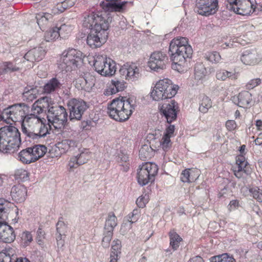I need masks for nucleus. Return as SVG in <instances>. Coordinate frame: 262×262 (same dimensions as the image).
Instances as JSON below:
<instances>
[{
    "mask_svg": "<svg viewBox=\"0 0 262 262\" xmlns=\"http://www.w3.org/2000/svg\"><path fill=\"white\" fill-rule=\"evenodd\" d=\"M117 225L116 216L113 212H110L105 221L104 225L105 231L113 233L114 229Z\"/></svg>",
    "mask_w": 262,
    "mask_h": 262,
    "instance_id": "nucleus-32",
    "label": "nucleus"
},
{
    "mask_svg": "<svg viewBox=\"0 0 262 262\" xmlns=\"http://www.w3.org/2000/svg\"><path fill=\"white\" fill-rule=\"evenodd\" d=\"M207 71L202 63H196L194 67V77L197 80H202L207 75Z\"/></svg>",
    "mask_w": 262,
    "mask_h": 262,
    "instance_id": "nucleus-37",
    "label": "nucleus"
},
{
    "mask_svg": "<svg viewBox=\"0 0 262 262\" xmlns=\"http://www.w3.org/2000/svg\"><path fill=\"white\" fill-rule=\"evenodd\" d=\"M127 2L123 1L120 3H116V2H111L106 3L103 8L108 11L110 12H122L123 10V8Z\"/></svg>",
    "mask_w": 262,
    "mask_h": 262,
    "instance_id": "nucleus-34",
    "label": "nucleus"
},
{
    "mask_svg": "<svg viewBox=\"0 0 262 262\" xmlns=\"http://www.w3.org/2000/svg\"><path fill=\"white\" fill-rule=\"evenodd\" d=\"M199 111L202 113L205 114L212 107V102L209 97L201 95L199 98Z\"/></svg>",
    "mask_w": 262,
    "mask_h": 262,
    "instance_id": "nucleus-29",
    "label": "nucleus"
},
{
    "mask_svg": "<svg viewBox=\"0 0 262 262\" xmlns=\"http://www.w3.org/2000/svg\"><path fill=\"white\" fill-rule=\"evenodd\" d=\"M85 81L83 75L80 76L78 79L76 80V86L77 89L80 90H83L85 91V88L86 86Z\"/></svg>",
    "mask_w": 262,
    "mask_h": 262,
    "instance_id": "nucleus-63",
    "label": "nucleus"
},
{
    "mask_svg": "<svg viewBox=\"0 0 262 262\" xmlns=\"http://www.w3.org/2000/svg\"><path fill=\"white\" fill-rule=\"evenodd\" d=\"M261 82V79L259 78L250 80L246 85V89L251 90L259 85Z\"/></svg>",
    "mask_w": 262,
    "mask_h": 262,
    "instance_id": "nucleus-58",
    "label": "nucleus"
},
{
    "mask_svg": "<svg viewBox=\"0 0 262 262\" xmlns=\"http://www.w3.org/2000/svg\"><path fill=\"white\" fill-rule=\"evenodd\" d=\"M154 151L152 148L147 145H143L139 150V157L143 160L145 161L150 159L152 156Z\"/></svg>",
    "mask_w": 262,
    "mask_h": 262,
    "instance_id": "nucleus-38",
    "label": "nucleus"
},
{
    "mask_svg": "<svg viewBox=\"0 0 262 262\" xmlns=\"http://www.w3.org/2000/svg\"><path fill=\"white\" fill-rule=\"evenodd\" d=\"M30 112L29 106L24 103H15L3 110V116L6 119L14 122L24 121L27 113Z\"/></svg>",
    "mask_w": 262,
    "mask_h": 262,
    "instance_id": "nucleus-8",
    "label": "nucleus"
},
{
    "mask_svg": "<svg viewBox=\"0 0 262 262\" xmlns=\"http://www.w3.org/2000/svg\"><path fill=\"white\" fill-rule=\"evenodd\" d=\"M17 159L25 164H29L35 162L30 147L21 150L17 154Z\"/></svg>",
    "mask_w": 262,
    "mask_h": 262,
    "instance_id": "nucleus-28",
    "label": "nucleus"
},
{
    "mask_svg": "<svg viewBox=\"0 0 262 262\" xmlns=\"http://www.w3.org/2000/svg\"><path fill=\"white\" fill-rule=\"evenodd\" d=\"M77 142L74 140L65 139L57 144V147L59 149H62L63 152L68 151L71 148H74L77 145Z\"/></svg>",
    "mask_w": 262,
    "mask_h": 262,
    "instance_id": "nucleus-36",
    "label": "nucleus"
},
{
    "mask_svg": "<svg viewBox=\"0 0 262 262\" xmlns=\"http://www.w3.org/2000/svg\"><path fill=\"white\" fill-rule=\"evenodd\" d=\"M72 27L70 26L63 24L59 28V31H60V36L61 38L66 37L71 32Z\"/></svg>",
    "mask_w": 262,
    "mask_h": 262,
    "instance_id": "nucleus-53",
    "label": "nucleus"
},
{
    "mask_svg": "<svg viewBox=\"0 0 262 262\" xmlns=\"http://www.w3.org/2000/svg\"><path fill=\"white\" fill-rule=\"evenodd\" d=\"M45 50L41 47H35L30 50L24 56L27 61L31 62L39 61L45 57Z\"/></svg>",
    "mask_w": 262,
    "mask_h": 262,
    "instance_id": "nucleus-24",
    "label": "nucleus"
},
{
    "mask_svg": "<svg viewBox=\"0 0 262 262\" xmlns=\"http://www.w3.org/2000/svg\"><path fill=\"white\" fill-rule=\"evenodd\" d=\"M67 229V226L62 221H58L56 224L57 233L65 234Z\"/></svg>",
    "mask_w": 262,
    "mask_h": 262,
    "instance_id": "nucleus-61",
    "label": "nucleus"
},
{
    "mask_svg": "<svg viewBox=\"0 0 262 262\" xmlns=\"http://www.w3.org/2000/svg\"><path fill=\"white\" fill-rule=\"evenodd\" d=\"M158 169L157 165L152 162H147L141 165L137 172V178L139 184L143 186L154 182Z\"/></svg>",
    "mask_w": 262,
    "mask_h": 262,
    "instance_id": "nucleus-7",
    "label": "nucleus"
},
{
    "mask_svg": "<svg viewBox=\"0 0 262 262\" xmlns=\"http://www.w3.org/2000/svg\"><path fill=\"white\" fill-rule=\"evenodd\" d=\"M205 58L207 60L212 63H217L221 59V56L219 53L216 51H213L206 53L205 54Z\"/></svg>",
    "mask_w": 262,
    "mask_h": 262,
    "instance_id": "nucleus-51",
    "label": "nucleus"
},
{
    "mask_svg": "<svg viewBox=\"0 0 262 262\" xmlns=\"http://www.w3.org/2000/svg\"><path fill=\"white\" fill-rule=\"evenodd\" d=\"M241 59L245 64L254 65L260 61V57L257 50L254 48L245 51Z\"/></svg>",
    "mask_w": 262,
    "mask_h": 262,
    "instance_id": "nucleus-22",
    "label": "nucleus"
},
{
    "mask_svg": "<svg viewBox=\"0 0 262 262\" xmlns=\"http://www.w3.org/2000/svg\"><path fill=\"white\" fill-rule=\"evenodd\" d=\"M121 241L118 239L114 240L112 246L111 253L114 254H117V255H119V254L121 253Z\"/></svg>",
    "mask_w": 262,
    "mask_h": 262,
    "instance_id": "nucleus-54",
    "label": "nucleus"
},
{
    "mask_svg": "<svg viewBox=\"0 0 262 262\" xmlns=\"http://www.w3.org/2000/svg\"><path fill=\"white\" fill-rule=\"evenodd\" d=\"M125 88V83L124 80H112V85L105 91L104 94L105 95L109 96L123 91Z\"/></svg>",
    "mask_w": 262,
    "mask_h": 262,
    "instance_id": "nucleus-27",
    "label": "nucleus"
},
{
    "mask_svg": "<svg viewBox=\"0 0 262 262\" xmlns=\"http://www.w3.org/2000/svg\"><path fill=\"white\" fill-rule=\"evenodd\" d=\"M13 228L10 226L0 222V242L11 243L15 239Z\"/></svg>",
    "mask_w": 262,
    "mask_h": 262,
    "instance_id": "nucleus-20",
    "label": "nucleus"
},
{
    "mask_svg": "<svg viewBox=\"0 0 262 262\" xmlns=\"http://www.w3.org/2000/svg\"><path fill=\"white\" fill-rule=\"evenodd\" d=\"M45 232L41 227H39L37 231V236L36 238L37 243L40 245H43V239L45 238Z\"/></svg>",
    "mask_w": 262,
    "mask_h": 262,
    "instance_id": "nucleus-59",
    "label": "nucleus"
},
{
    "mask_svg": "<svg viewBox=\"0 0 262 262\" xmlns=\"http://www.w3.org/2000/svg\"><path fill=\"white\" fill-rule=\"evenodd\" d=\"M195 170L186 169L183 170L181 174V180L184 183H192L196 180L199 174Z\"/></svg>",
    "mask_w": 262,
    "mask_h": 262,
    "instance_id": "nucleus-30",
    "label": "nucleus"
},
{
    "mask_svg": "<svg viewBox=\"0 0 262 262\" xmlns=\"http://www.w3.org/2000/svg\"><path fill=\"white\" fill-rule=\"evenodd\" d=\"M35 102L38 103V105L45 113H46L47 111L48 112L49 110L52 106L50 105V103L51 102V98L48 97H43L41 98H39L36 100Z\"/></svg>",
    "mask_w": 262,
    "mask_h": 262,
    "instance_id": "nucleus-44",
    "label": "nucleus"
},
{
    "mask_svg": "<svg viewBox=\"0 0 262 262\" xmlns=\"http://www.w3.org/2000/svg\"><path fill=\"white\" fill-rule=\"evenodd\" d=\"M128 158V155L122 151H120L117 157V161L123 167L124 171H127L129 169Z\"/></svg>",
    "mask_w": 262,
    "mask_h": 262,
    "instance_id": "nucleus-43",
    "label": "nucleus"
},
{
    "mask_svg": "<svg viewBox=\"0 0 262 262\" xmlns=\"http://www.w3.org/2000/svg\"><path fill=\"white\" fill-rule=\"evenodd\" d=\"M108 29H93L87 37L88 45L92 48L101 47L106 41L108 37Z\"/></svg>",
    "mask_w": 262,
    "mask_h": 262,
    "instance_id": "nucleus-13",
    "label": "nucleus"
},
{
    "mask_svg": "<svg viewBox=\"0 0 262 262\" xmlns=\"http://www.w3.org/2000/svg\"><path fill=\"white\" fill-rule=\"evenodd\" d=\"M119 74L122 79L130 80H137L140 76L139 69L135 63H126L121 67Z\"/></svg>",
    "mask_w": 262,
    "mask_h": 262,
    "instance_id": "nucleus-16",
    "label": "nucleus"
},
{
    "mask_svg": "<svg viewBox=\"0 0 262 262\" xmlns=\"http://www.w3.org/2000/svg\"><path fill=\"white\" fill-rule=\"evenodd\" d=\"M169 235L170 246L172 247L173 251L177 250L180 246V243L182 241V238L173 231H170Z\"/></svg>",
    "mask_w": 262,
    "mask_h": 262,
    "instance_id": "nucleus-39",
    "label": "nucleus"
},
{
    "mask_svg": "<svg viewBox=\"0 0 262 262\" xmlns=\"http://www.w3.org/2000/svg\"><path fill=\"white\" fill-rule=\"evenodd\" d=\"M252 94L248 91H244L239 93L238 96H234L233 102L240 107H247L252 101Z\"/></svg>",
    "mask_w": 262,
    "mask_h": 262,
    "instance_id": "nucleus-25",
    "label": "nucleus"
},
{
    "mask_svg": "<svg viewBox=\"0 0 262 262\" xmlns=\"http://www.w3.org/2000/svg\"><path fill=\"white\" fill-rule=\"evenodd\" d=\"M83 26L84 28L90 29H100L102 28H108L109 23L101 16H99L94 13H85L83 15Z\"/></svg>",
    "mask_w": 262,
    "mask_h": 262,
    "instance_id": "nucleus-11",
    "label": "nucleus"
},
{
    "mask_svg": "<svg viewBox=\"0 0 262 262\" xmlns=\"http://www.w3.org/2000/svg\"><path fill=\"white\" fill-rule=\"evenodd\" d=\"M253 197L259 202H262V189L255 187L251 189Z\"/></svg>",
    "mask_w": 262,
    "mask_h": 262,
    "instance_id": "nucleus-56",
    "label": "nucleus"
},
{
    "mask_svg": "<svg viewBox=\"0 0 262 262\" xmlns=\"http://www.w3.org/2000/svg\"><path fill=\"white\" fill-rule=\"evenodd\" d=\"M45 39L47 41H51L58 38L60 36L59 28L55 27L49 29L45 34Z\"/></svg>",
    "mask_w": 262,
    "mask_h": 262,
    "instance_id": "nucleus-42",
    "label": "nucleus"
},
{
    "mask_svg": "<svg viewBox=\"0 0 262 262\" xmlns=\"http://www.w3.org/2000/svg\"><path fill=\"white\" fill-rule=\"evenodd\" d=\"M29 173L24 169H18L15 170L14 178L18 181L25 182L29 180Z\"/></svg>",
    "mask_w": 262,
    "mask_h": 262,
    "instance_id": "nucleus-46",
    "label": "nucleus"
},
{
    "mask_svg": "<svg viewBox=\"0 0 262 262\" xmlns=\"http://www.w3.org/2000/svg\"><path fill=\"white\" fill-rule=\"evenodd\" d=\"M107 59L105 56L98 55L94 57L93 66L95 71L100 74V73H104L102 69L104 65L107 62Z\"/></svg>",
    "mask_w": 262,
    "mask_h": 262,
    "instance_id": "nucleus-33",
    "label": "nucleus"
},
{
    "mask_svg": "<svg viewBox=\"0 0 262 262\" xmlns=\"http://www.w3.org/2000/svg\"><path fill=\"white\" fill-rule=\"evenodd\" d=\"M195 9L202 15L209 16L217 10L218 0H196Z\"/></svg>",
    "mask_w": 262,
    "mask_h": 262,
    "instance_id": "nucleus-15",
    "label": "nucleus"
},
{
    "mask_svg": "<svg viewBox=\"0 0 262 262\" xmlns=\"http://www.w3.org/2000/svg\"><path fill=\"white\" fill-rule=\"evenodd\" d=\"M104 65L102 69L104 73H100V75L104 76H111L113 75L116 71V63L111 58L107 59V62Z\"/></svg>",
    "mask_w": 262,
    "mask_h": 262,
    "instance_id": "nucleus-31",
    "label": "nucleus"
},
{
    "mask_svg": "<svg viewBox=\"0 0 262 262\" xmlns=\"http://www.w3.org/2000/svg\"><path fill=\"white\" fill-rule=\"evenodd\" d=\"M192 49L186 37L173 38L169 43L168 53L172 61V68L179 72L184 71L187 66V60L191 57Z\"/></svg>",
    "mask_w": 262,
    "mask_h": 262,
    "instance_id": "nucleus-1",
    "label": "nucleus"
},
{
    "mask_svg": "<svg viewBox=\"0 0 262 262\" xmlns=\"http://www.w3.org/2000/svg\"><path fill=\"white\" fill-rule=\"evenodd\" d=\"M61 81V78L56 77L52 78L43 86L44 92L45 93L50 94L60 89L62 85Z\"/></svg>",
    "mask_w": 262,
    "mask_h": 262,
    "instance_id": "nucleus-26",
    "label": "nucleus"
},
{
    "mask_svg": "<svg viewBox=\"0 0 262 262\" xmlns=\"http://www.w3.org/2000/svg\"><path fill=\"white\" fill-rule=\"evenodd\" d=\"M21 239L24 242V246H27L32 241L33 237L31 232L25 231L22 234Z\"/></svg>",
    "mask_w": 262,
    "mask_h": 262,
    "instance_id": "nucleus-60",
    "label": "nucleus"
},
{
    "mask_svg": "<svg viewBox=\"0 0 262 262\" xmlns=\"http://www.w3.org/2000/svg\"><path fill=\"white\" fill-rule=\"evenodd\" d=\"M27 190L23 185L17 184L12 186L10 195L13 200L17 203L24 202L26 198Z\"/></svg>",
    "mask_w": 262,
    "mask_h": 262,
    "instance_id": "nucleus-23",
    "label": "nucleus"
},
{
    "mask_svg": "<svg viewBox=\"0 0 262 262\" xmlns=\"http://www.w3.org/2000/svg\"><path fill=\"white\" fill-rule=\"evenodd\" d=\"M37 92L36 89L32 88L23 93V98L24 100L28 102H32L37 98Z\"/></svg>",
    "mask_w": 262,
    "mask_h": 262,
    "instance_id": "nucleus-48",
    "label": "nucleus"
},
{
    "mask_svg": "<svg viewBox=\"0 0 262 262\" xmlns=\"http://www.w3.org/2000/svg\"><path fill=\"white\" fill-rule=\"evenodd\" d=\"M227 8L237 14L248 15L255 11L251 0H227Z\"/></svg>",
    "mask_w": 262,
    "mask_h": 262,
    "instance_id": "nucleus-10",
    "label": "nucleus"
},
{
    "mask_svg": "<svg viewBox=\"0 0 262 262\" xmlns=\"http://www.w3.org/2000/svg\"><path fill=\"white\" fill-rule=\"evenodd\" d=\"M30 147L35 161L43 157L47 150V147L45 145L41 144L36 145Z\"/></svg>",
    "mask_w": 262,
    "mask_h": 262,
    "instance_id": "nucleus-35",
    "label": "nucleus"
},
{
    "mask_svg": "<svg viewBox=\"0 0 262 262\" xmlns=\"http://www.w3.org/2000/svg\"><path fill=\"white\" fill-rule=\"evenodd\" d=\"M3 72L4 73H11L18 71L20 70L19 67L16 66L12 62H4L3 63Z\"/></svg>",
    "mask_w": 262,
    "mask_h": 262,
    "instance_id": "nucleus-50",
    "label": "nucleus"
},
{
    "mask_svg": "<svg viewBox=\"0 0 262 262\" xmlns=\"http://www.w3.org/2000/svg\"><path fill=\"white\" fill-rule=\"evenodd\" d=\"M95 122L94 121L91 120H86L83 121L81 122L80 124V128L82 130H88L91 129V128L93 126V124Z\"/></svg>",
    "mask_w": 262,
    "mask_h": 262,
    "instance_id": "nucleus-62",
    "label": "nucleus"
},
{
    "mask_svg": "<svg viewBox=\"0 0 262 262\" xmlns=\"http://www.w3.org/2000/svg\"><path fill=\"white\" fill-rule=\"evenodd\" d=\"M210 260L211 262H235L233 257L229 256L227 253L212 256Z\"/></svg>",
    "mask_w": 262,
    "mask_h": 262,
    "instance_id": "nucleus-45",
    "label": "nucleus"
},
{
    "mask_svg": "<svg viewBox=\"0 0 262 262\" xmlns=\"http://www.w3.org/2000/svg\"><path fill=\"white\" fill-rule=\"evenodd\" d=\"M83 76L86 84L85 88V91L90 92L92 88L95 85V78L89 72L84 73Z\"/></svg>",
    "mask_w": 262,
    "mask_h": 262,
    "instance_id": "nucleus-47",
    "label": "nucleus"
},
{
    "mask_svg": "<svg viewBox=\"0 0 262 262\" xmlns=\"http://www.w3.org/2000/svg\"><path fill=\"white\" fill-rule=\"evenodd\" d=\"M162 90L159 88L157 87L156 84L153 90L150 92V96L154 100L159 101L163 99H166L164 95L162 93Z\"/></svg>",
    "mask_w": 262,
    "mask_h": 262,
    "instance_id": "nucleus-49",
    "label": "nucleus"
},
{
    "mask_svg": "<svg viewBox=\"0 0 262 262\" xmlns=\"http://www.w3.org/2000/svg\"><path fill=\"white\" fill-rule=\"evenodd\" d=\"M43 120V118L26 117L21 124L23 134L36 141L45 137L48 133V129Z\"/></svg>",
    "mask_w": 262,
    "mask_h": 262,
    "instance_id": "nucleus-5",
    "label": "nucleus"
},
{
    "mask_svg": "<svg viewBox=\"0 0 262 262\" xmlns=\"http://www.w3.org/2000/svg\"><path fill=\"white\" fill-rule=\"evenodd\" d=\"M128 217V223H124L121 226V232L123 234L125 233L126 229H130L131 228L132 224L138 221L139 216H135V215H132L131 216H129Z\"/></svg>",
    "mask_w": 262,
    "mask_h": 262,
    "instance_id": "nucleus-52",
    "label": "nucleus"
},
{
    "mask_svg": "<svg viewBox=\"0 0 262 262\" xmlns=\"http://www.w3.org/2000/svg\"><path fill=\"white\" fill-rule=\"evenodd\" d=\"M160 144L164 150H167L171 146L170 138L163 136L160 141Z\"/></svg>",
    "mask_w": 262,
    "mask_h": 262,
    "instance_id": "nucleus-57",
    "label": "nucleus"
},
{
    "mask_svg": "<svg viewBox=\"0 0 262 262\" xmlns=\"http://www.w3.org/2000/svg\"><path fill=\"white\" fill-rule=\"evenodd\" d=\"M91 158V153L87 149L81 152L76 156L71 157L68 164L69 170L73 171L74 168H76L79 166L86 163Z\"/></svg>",
    "mask_w": 262,
    "mask_h": 262,
    "instance_id": "nucleus-19",
    "label": "nucleus"
},
{
    "mask_svg": "<svg viewBox=\"0 0 262 262\" xmlns=\"http://www.w3.org/2000/svg\"><path fill=\"white\" fill-rule=\"evenodd\" d=\"M20 144V134L16 127L9 125L0 128V151L13 153Z\"/></svg>",
    "mask_w": 262,
    "mask_h": 262,
    "instance_id": "nucleus-3",
    "label": "nucleus"
},
{
    "mask_svg": "<svg viewBox=\"0 0 262 262\" xmlns=\"http://www.w3.org/2000/svg\"><path fill=\"white\" fill-rule=\"evenodd\" d=\"M130 98L121 97L113 99L107 106V114L116 121L128 120L135 110V104Z\"/></svg>",
    "mask_w": 262,
    "mask_h": 262,
    "instance_id": "nucleus-2",
    "label": "nucleus"
},
{
    "mask_svg": "<svg viewBox=\"0 0 262 262\" xmlns=\"http://www.w3.org/2000/svg\"><path fill=\"white\" fill-rule=\"evenodd\" d=\"M82 55L81 51L73 48L64 51L62 54L59 68L66 72L75 69L82 61Z\"/></svg>",
    "mask_w": 262,
    "mask_h": 262,
    "instance_id": "nucleus-6",
    "label": "nucleus"
},
{
    "mask_svg": "<svg viewBox=\"0 0 262 262\" xmlns=\"http://www.w3.org/2000/svg\"><path fill=\"white\" fill-rule=\"evenodd\" d=\"M13 211L17 214L18 208H16L13 204L4 199L0 198V220H7L9 214Z\"/></svg>",
    "mask_w": 262,
    "mask_h": 262,
    "instance_id": "nucleus-21",
    "label": "nucleus"
},
{
    "mask_svg": "<svg viewBox=\"0 0 262 262\" xmlns=\"http://www.w3.org/2000/svg\"><path fill=\"white\" fill-rule=\"evenodd\" d=\"M216 78L218 80L224 81L228 78L232 80L236 79L237 78V76L235 72L233 73L225 70H220L216 73Z\"/></svg>",
    "mask_w": 262,
    "mask_h": 262,
    "instance_id": "nucleus-40",
    "label": "nucleus"
},
{
    "mask_svg": "<svg viewBox=\"0 0 262 262\" xmlns=\"http://www.w3.org/2000/svg\"><path fill=\"white\" fill-rule=\"evenodd\" d=\"M68 113L61 105L52 106L48 111L47 118L55 128H63L68 121Z\"/></svg>",
    "mask_w": 262,
    "mask_h": 262,
    "instance_id": "nucleus-9",
    "label": "nucleus"
},
{
    "mask_svg": "<svg viewBox=\"0 0 262 262\" xmlns=\"http://www.w3.org/2000/svg\"><path fill=\"white\" fill-rule=\"evenodd\" d=\"M178 103L174 100H171L170 103H164L160 106V111L164 116L168 123L176 120L177 118Z\"/></svg>",
    "mask_w": 262,
    "mask_h": 262,
    "instance_id": "nucleus-17",
    "label": "nucleus"
},
{
    "mask_svg": "<svg viewBox=\"0 0 262 262\" xmlns=\"http://www.w3.org/2000/svg\"><path fill=\"white\" fill-rule=\"evenodd\" d=\"M76 2V0H64L60 3H57L56 8L58 10V12L62 13L66 10L73 7Z\"/></svg>",
    "mask_w": 262,
    "mask_h": 262,
    "instance_id": "nucleus-41",
    "label": "nucleus"
},
{
    "mask_svg": "<svg viewBox=\"0 0 262 262\" xmlns=\"http://www.w3.org/2000/svg\"><path fill=\"white\" fill-rule=\"evenodd\" d=\"M43 120V118L26 117L21 124L23 134L36 141L45 137L48 133V129Z\"/></svg>",
    "mask_w": 262,
    "mask_h": 262,
    "instance_id": "nucleus-4",
    "label": "nucleus"
},
{
    "mask_svg": "<svg viewBox=\"0 0 262 262\" xmlns=\"http://www.w3.org/2000/svg\"><path fill=\"white\" fill-rule=\"evenodd\" d=\"M157 87L162 90V93L166 99L172 98L177 93L179 86L173 85L171 81L168 79L160 80L156 83Z\"/></svg>",
    "mask_w": 262,
    "mask_h": 262,
    "instance_id": "nucleus-18",
    "label": "nucleus"
},
{
    "mask_svg": "<svg viewBox=\"0 0 262 262\" xmlns=\"http://www.w3.org/2000/svg\"><path fill=\"white\" fill-rule=\"evenodd\" d=\"M104 237L102 240V245L104 248H108L110 244V241L112 239L113 233L109 232H104Z\"/></svg>",
    "mask_w": 262,
    "mask_h": 262,
    "instance_id": "nucleus-55",
    "label": "nucleus"
},
{
    "mask_svg": "<svg viewBox=\"0 0 262 262\" xmlns=\"http://www.w3.org/2000/svg\"><path fill=\"white\" fill-rule=\"evenodd\" d=\"M67 106L70 113L69 119L71 121L80 120L83 114L88 108L84 101L75 98L69 100L67 103Z\"/></svg>",
    "mask_w": 262,
    "mask_h": 262,
    "instance_id": "nucleus-12",
    "label": "nucleus"
},
{
    "mask_svg": "<svg viewBox=\"0 0 262 262\" xmlns=\"http://www.w3.org/2000/svg\"><path fill=\"white\" fill-rule=\"evenodd\" d=\"M14 257H12L9 254L0 253V262H12L14 260Z\"/></svg>",
    "mask_w": 262,
    "mask_h": 262,
    "instance_id": "nucleus-64",
    "label": "nucleus"
},
{
    "mask_svg": "<svg viewBox=\"0 0 262 262\" xmlns=\"http://www.w3.org/2000/svg\"><path fill=\"white\" fill-rule=\"evenodd\" d=\"M168 62V58L165 53L156 51L150 55L148 64L151 70L159 72L166 68Z\"/></svg>",
    "mask_w": 262,
    "mask_h": 262,
    "instance_id": "nucleus-14",
    "label": "nucleus"
}]
</instances>
